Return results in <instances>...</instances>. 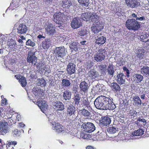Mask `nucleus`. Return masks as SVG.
I'll return each instance as SVG.
<instances>
[{
  "label": "nucleus",
  "instance_id": "44",
  "mask_svg": "<svg viewBox=\"0 0 149 149\" xmlns=\"http://www.w3.org/2000/svg\"><path fill=\"white\" fill-rule=\"evenodd\" d=\"M134 76L137 82H140L143 80V77L141 74H136L134 75Z\"/></svg>",
  "mask_w": 149,
  "mask_h": 149
},
{
  "label": "nucleus",
  "instance_id": "58",
  "mask_svg": "<svg viewBox=\"0 0 149 149\" xmlns=\"http://www.w3.org/2000/svg\"><path fill=\"white\" fill-rule=\"evenodd\" d=\"M99 68L101 70H104L106 68V65H102L99 66Z\"/></svg>",
  "mask_w": 149,
  "mask_h": 149
},
{
  "label": "nucleus",
  "instance_id": "30",
  "mask_svg": "<svg viewBox=\"0 0 149 149\" xmlns=\"http://www.w3.org/2000/svg\"><path fill=\"white\" fill-rule=\"evenodd\" d=\"M91 15L90 17V21H91L93 23L98 21L99 16L97 14L91 13Z\"/></svg>",
  "mask_w": 149,
  "mask_h": 149
},
{
  "label": "nucleus",
  "instance_id": "37",
  "mask_svg": "<svg viewBox=\"0 0 149 149\" xmlns=\"http://www.w3.org/2000/svg\"><path fill=\"white\" fill-rule=\"evenodd\" d=\"M93 25L97 28V30L100 31L103 29L102 23L99 21L93 23Z\"/></svg>",
  "mask_w": 149,
  "mask_h": 149
},
{
  "label": "nucleus",
  "instance_id": "54",
  "mask_svg": "<svg viewBox=\"0 0 149 149\" xmlns=\"http://www.w3.org/2000/svg\"><path fill=\"white\" fill-rule=\"evenodd\" d=\"M123 70L124 71L126 72L127 73V77L128 78L130 77V71L126 67H123Z\"/></svg>",
  "mask_w": 149,
  "mask_h": 149
},
{
  "label": "nucleus",
  "instance_id": "64",
  "mask_svg": "<svg viewBox=\"0 0 149 149\" xmlns=\"http://www.w3.org/2000/svg\"><path fill=\"white\" fill-rule=\"evenodd\" d=\"M86 43H87V42L86 40L81 41L80 42V44L82 45H86Z\"/></svg>",
  "mask_w": 149,
  "mask_h": 149
},
{
  "label": "nucleus",
  "instance_id": "5",
  "mask_svg": "<svg viewBox=\"0 0 149 149\" xmlns=\"http://www.w3.org/2000/svg\"><path fill=\"white\" fill-rule=\"evenodd\" d=\"M106 52L105 49H99L98 52L94 55V59L97 62H100L104 60L105 58L104 54Z\"/></svg>",
  "mask_w": 149,
  "mask_h": 149
},
{
  "label": "nucleus",
  "instance_id": "11",
  "mask_svg": "<svg viewBox=\"0 0 149 149\" xmlns=\"http://www.w3.org/2000/svg\"><path fill=\"white\" fill-rule=\"evenodd\" d=\"M84 130L85 132L91 133L94 131L95 130V127L94 124L92 123H84L82 125Z\"/></svg>",
  "mask_w": 149,
  "mask_h": 149
},
{
  "label": "nucleus",
  "instance_id": "36",
  "mask_svg": "<svg viewBox=\"0 0 149 149\" xmlns=\"http://www.w3.org/2000/svg\"><path fill=\"white\" fill-rule=\"evenodd\" d=\"M108 74L113 77L115 72L113 66L112 65H109L107 69Z\"/></svg>",
  "mask_w": 149,
  "mask_h": 149
},
{
  "label": "nucleus",
  "instance_id": "32",
  "mask_svg": "<svg viewBox=\"0 0 149 149\" xmlns=\"http://www.w3.org/2000/svg\"><path fill=\"white\" fill-rule=\"evenodd\" d=\"M91 15V13H83L81 15V18L84 21H90Z\"/></svg>",
  "mask_w": 149,
  "mask_h": 149
},
{
  "label": "nucleus",
  "instance_id": "28",
  "mask_svg": "<svg viewBox=\"0 0 149 149\" xmlns=\"http://www.w3.org/2000/svg\"><path fill=\"white\" fill-rule=\"evenodd\" d=\"M126 3L127 6L132 8H135L136 7V0H126Z\"/></svg>",
  "mask_w": 149,
  "mask_h": 149
},
{
  "label": "nucleus",
  "instance_id": "46",
  "mask_svg": "<svg viewBox=\"0 0 149 149\" xmlns=\"http://www.w3.org/2000/svg\"><path fill=\"white\" fill-rule=\"evenodd\" d=\"M132 16L134 18H135L136 21L137 20L142 21L145 19V18L144 17H139L138 15H137L135 13H133L132 14Z\"/></svg>",
  "mask_w": 149,
  "mask_h": 149
},
{
  "label": "nucleus",
  "instance_id": "57",
  "mask_svg": "<svg viewBox=\"0 0 149 149\" xmlns=\"http://www.w3.org/2000/svg\"><path fill=\"white\" fill-rule=\"evenodd\" d=\"M18 133V130L17 129H14L13 131L12 134L13 135L15 136V135H17Z\"/></svg>",
  "mask_w": 149,
  "mask_h": 149
},
{
  "label": "nucleus",
  "instance_id": "9",
  "mask_svg": "<svg viewBox=\"0 0 149 149\" xmlns=\"http://www.w3.org/2000/svg\"><path fill=\"white\" fill-rule=\"evenodd\" d=\"M17 32L19 34H23L26 33L28 30V28L26 25L23 24L17 23L14 25L15 27H17Z\"/></svg>",
  "mask_w": 149,
  "mask_h": 149
},
{
  "label": "nucleus",
  "instance_id": "7",
  "mask_svg": "<svg viewBox=\"0 0 149 149\" xmlns=\"http://www.w3.org/2000/svg\"><path fill=\"white\" fill-rule=\"evenodd\" d=\"M4 65L6 67L9 69H11V67L16 62V58L14 56H12L10 58L9 55H7L5 57Z\"/></svg>",
  "mask_w": 149,
  "mask_h": 149
},
{
  "label": "nucleus",
  "instance_id": "29",
  "mask_svg": "<svg viewBox=\"0 0 149 149\" xmlns=\"http://www.w3.org/2000/svg\"><path fill=\"white\" fill-rule=\"evenodd\" d=\"M106 38L103 36H100L98 37L96 39V43L100 46L103 44L105 42Z\"/></svg>",
  "mask_w": 149,
  "mask_h": 149
},
{
  "label": "nucleus",
  "instance_id": "20",
  "mask_svg": "<svg viewBox=\"0 0 149 149\" xmlns=\"http://www.w3.org/2000/svg\"><path fill=\"white\" fill-rule=\"evenodd\" d=\"M7 45L6 47L9 48V49H16L17 48L16 44L15 41L10 39L8 40L7 43Z\"/></svg>",
  "mask_w": 149,
  "mask_h": 149
},
{
  "label": "nucleus",
  "instance_id": "18",
  "mask_svg": "<svg viewBox=\"0 0 149 149\" xmlns=\"http://www.w3.org/2000/svg\"><path fill=\"white\" fill-rule=\"evenodd\" d=\"M101 119L100 120V124L103 125L105 126L109 125L111 122L110 118L107 116H105L104 117H102Z\"/></svg>",
  "mask_w": 149,
  "mask_h": 149
},
{
  "label": "nucleus",
  "instance_id": "4",
  "mask_svg": "<svg viewBox=\"0 0 149 149\" xmlns=\"http://www.w3.org/2000/svg\"><path fill=\"white\" fill-rule=\"evenodd\" d=\"M10 126L8 123L4 121H0V135H4L9 131Z\"/></svg>",
  "mask_w": 149,
  "mask_h": 149
},
{
  "label": "nucleus",
  "instance_id": "42",
  "mask_svg": "<svg viewBox=\"0 0 149 149\" xmlns=\"http://www.w3.org/2000/svg\"><path fill=\"white\" fill-rule=\"evenodd\" d=\"M133 100L135 105L138 106L141 105V101L139 97L135 96L133 98Z\"/></svg>",
  "mask_w": 149,
  "mask_h": 149
},
{
  "label": "nucleus",
  "instance_id": "59",
  "mask_svg": "<svg viewBox=\"0 0 149 149\" xmlns=\"http://www.w3.org/2000/svg\"><path fill=\"white\" fill-rule=\"evenodd\" d=\"M42 69H43V70H45L46 71H49V69L48 68V67L47 66H44L43 67V68Z\"/></svg>",
  "mask_w": 149,
  "mask_h": 149
},
{
  "label": "nucleus",
  "instance_id": "60",
  "mask_svg": "<svg viewBox=\"0 0 149 149\" xmlns=\"http://www.w3.org/2000/svg\"><path fill=\"white\" fill-rule=\"evenodd\" d=\"M9 145H16L17 144V142L16 141H11L9 143Z\"/></svg>",
  "mask_w": 149,
  "mask_h": 149
},
{
  "label": "nucleus",
  "instance_id": "21",
  "mask_svg": "<svg viewBox=\"0 0 149 149\" xmlns=\"http://www.w3.org/2000/svg\"><path fill=\"white\" fill-rule=\"evenodd\" d=\"M88 85L87 83L84 81L81 82L79 84L80 91L84 93L87 91L88 88Z\"/></svg>",
  "mask_w": 149,
  "mask_h": 149
},
{
  "label": "nucleus",
  "instance_id": "49",
  "mask_svg": "<svg viewBox=\"0 0 149 149\" xmlns=\"http://www.w3.org/2000/svg\"><path fill=\"white\" fill-rule=\"evenodd\" d=\"M26 44L28 46L33 47L35 45V43L31 39H28L26 42Z\"/></svg>",
  "mask_w": 149,
  "mask_h": 149
},
{
  "label": "nucleus",
  "instance_id": "45",
  "mask_svg": "<svg viewBox=\"0 0 149 149\" xmlns=\"http://www.w3.org/2000/svg\"><path fill=\"white\" fill-rule=\"evenodd\" d=\"M78 2L83 6H87L88 5L89 0H77Z\"/></svg>",
  "mask_w": 149,
  "mask_h": 149
},
{
  "label": "nucleus",
  "instance_id": "39",
  "mask_svg": "<svg viewBox=\"0 0 149 149\" xmlns=\"http://www.w3.org/2000/svg\"><path fill=\"white\" fill-rule=\"evenodd\" d=\"M118 130V129L116 126H113L107 128V131L109 133H115Z\"/></svg>",
  "mask_w": 149,
  "mask_h": 149
},
{
  "label": "nucleus",
  "instance_id": "41",
  "mask_svg": "<svg viewBox=\"0 0 149 149\" xmlns=\"http://www.w3.org/2000/svg\"><path fill=\"white\" fill-rule=\"evenodd\" d=\"M37 84L39 86H40L43 87L46 85V82L44 79L40 78L38 79L37 81Z\"/></svg>",
  "mask_w": 149,
  "mask_h": 149
},
{
  "label": "nucleus",
  "instance_id": "24",
  "mask_svg": "<svg viewBox=\"0 0 149 149\" xmlns=\"http://www.w3.org/2000/svg\"><path fill=\"white\" fill-rule=\"evenodd\" d=\"M52 41L50 39H46L42 42V46L44 49L49 48L52 45Z\"/></svg>",
  "mask_w": 149,
  "mask_h": 149
},
{
  "label": "nucleus",
  "instance_id": "34",
  "mask_svg": "<svg viewBox=\"0 0 149 149\" xmlns=\"http://www.w3.org/2000/svg\"><path fill=\"white\" fill-rule=\"evenodd\" d=\"M141 73L143 75L149 74V67L148 66H143L140 69Z\"/></svg>",
  "mask_w": 149,
  "mask_h": 149
},
{
  "label": "nucleus",
  "instance_id": "10",
  "mask_svg": "<svg viewBox=\"0 0 149 149\" xmlns=\"http://www.w3.org/2000/svg\"><path fill=\"white\" fill-rule=\"evenodd\" d=\"M65 104L68 105L67 108V115L68 116H72V118H74L75 117L74 112L75 111V107L71 104V103L69 102H67L66 103H65Z\"/></svg>",
  "mask_w": 149,
  "mask_h": 149
},
{
  "label": "nucleus",
  "instance_id": "40",
  "mask_svg": "<svg viewBox=\"0 0 149 149\" xmlns=\"http://www.w3.org/2000/svg\"><path fill=\"white\" fill-rule=\"evenodd\" d=\"M144 131L142 129H139L133 132L132 134L133 136H140L143 134Z\"/></svg>",
  "mask_w": 149,
  "mask_h": 149
},
{
  "label": "nucleus",
  "instance_id": "55",
  "mask_svg": "<svg viewBox=\"0 0 149 149\" xmlns=\"http://www.w3.org/2000/svg\"><path fill=\"white\" fill-rule=\"evenodd\" d=\"M91 29L92 31L94 33H97L99 31H100L99 30H97V28L96 27H95V26H94L93 25V26L91 27Z\"/></svg>",
  "mask_w": 149,
  "mask_h": 149
},
{
  "label": "nucleus",
  "instance_id": "3",
  "mask_svg": "<svg viewBox=\"0 0 149 149\" xmlns=\"http://www.w3.org/2000/svg\"><path fill=\"white\" fill-rule=\"evenodd\" d=\"M65 16L64 14L61 12L55 14L53 16V19L56 24H62L64 21Z\"/></svg>",
  "mask_w": 149,
  "mask_h": 149
},
{
  "label": "nucleus",
  "instance_id": "38",
  "mask_svg": "<svg viewBox=\"0 0 149 149\" xmlns=\"http://www.w3.org/2000/svg\"><path fill=\"white\" fill-rule=\"evenodd\" d=\"M79 44L76 42H73L70 46V49L77 51L79 47Z\"/></svg>",
  "mask_w": 149,
  "mask_h": 149
},
{
  "label": "nucleus",
  "instance_id": "43",
  "mask_svg": "<svg viewBox=\"0 0 149 149\" xmlns=\"http://www.w3.org/2000/svg\"><path fill=\"white\" fill-rule=\"evenodd\" d=\"M61 84L63 86L65 87H68L71 84L69 80L65 79H63L62 80Z\"/></svg>",
  "mask_w": 149,
  "mask_h": 149
},
{
  "label": "nucleus",
  "instance_id": "13",
  "mask_svg": "<svg viewBox=\"0 0 149 149\" xmlns=\"http://www.w3.org/2000/svg\"><path fill=\"white\" fill-rule=\"evenodd\" d=\"M116 79L117 82L119 84L121 85L125 84L126 77L123 73L120 72L117 74Z\"/></svg>",
  "mask_w": 149,
  "mask_h": 149
},
{
  "label": "nucleus",
  "instance_id": "22",
  "mask_svg": "<svg viewBox=\"0 0 149 149\" xmlns=\"http://www.w3.org/2000/svg\"><path fill=\"white\" fill-rule=\"evenodd\" d=\"M88 74L89 77L92 79H94L98 77V73L94 69H91L88 73Z\"/></svg>",
  "mask_w": 149,
  "mask_h": 149
},
{
  "label": "nucleus",
  "instance_id": "8",
  "mask_svg": "<svg viewBox=\"0 0 149 149\" xmlns=\"http://www.w3.org/2000/svg\"><path fill=\"white\" fill-rule=\"evenodd\" d=\"M46 33L49 36H52L56 33L55 27L52 24L46 23L44 26Z\"/></svg>",
  "mask_w": 149,
  "mask_h": 149
},
{
  "label": "nucleus",
  "instance_id": "17",
  "mask_svg": "<svg viewBox=\"0 0 149 149\" xmlns=\"http://www.w3.org/2000/svg\"><path fill=\"white\" fill-rule=\"evenodd\" d=\"M75 65L73 63H69L67 66V70L70 74L74 73L75 71Z\"/></svg>",
  "mask_w": 149,
  "mask_h": 149
},
{
  "label": "nucleus",
  "instance_id": "27",
  "mask_svg": "<svg viewBox=\"0 0 149 149\" xmlns=\"http://www.w3.org/2000/svg\"><path fill=\"white\" fill-rule=\"evenodd\" d=\"M33 92L36 96H41L43 95V90L39 88H34L32 89Z\"/></svg>",
  "mask_w": 149,
  "mask_h": 149
},
{
  "label": "nucleus",
  "instance_id": "56",
  "mask_svg": "<svg viewBox=\"0 0 149 149\" xmlns=\"http://www.w3.org/2000/svg\"><path fill=\"white\" fill-rule=\"evenodd\" d=\"M7 103V100L6 99H4L2 100L1 102V104L2 106L6 105Z\"/></svg>",
  "mask_w": 149,
  "mask_h": 149
},
{
  "label": "nucleus",
  "instance_id": "47",
  "mask_svg": "<svg viewBox=\"0 0 149 149\" xmlns=\"http://www.w3.org/2000/svg\"><path fill=\"white\" fill-rule=\"evenodd\" d=\"M88 33L89 31L86 29L81 30L79 33V34L81 36H86Z\"/></svg>",
  "mask_w": 149,
  "mask_h": 149
},
{
  "label": "nucleus",
  "instance_id": "6",
  "mask_svg": "<svg viewBox=\"0 0 149 149\" xmlns=\"http://www.w3.org/2000/svg\"><path fill=\"white\" fill-rule=\"evenodd\" d=\"M35 52L30 50L28 52L27 60L28 62L35 65L37 62V58L35 56Z\"/></svg>",
  "mask_w": 149,
  "mask_h": 149
},
{
  "label": "nucleus",
  "instance_id": "16",
  "mask_svg": "<svg viewBox=\"0 0 149 149\" xmlns=\"http://www.w3.org/2000/svg\"><path fill=\"white\" fill-rule=\"evenodd\" d=\"M37 104L44 113H45V111L47 109L48 105L45 101H38Z\"/></svg>",
  "mask_w": 149,
  "mask_h": 149
},
{
  "label": "nucleus",
  "instance_id": "23",
  "mask_svg": "<svg viewBox=\"0 0 149 149\" xmlns=\"http://www.w3.org/2000/svg\"><path fill=\"white\" fill-rule=\"evenodd\" d=\"M54 108L57 110H62L64 109L63 103L59 101L55 102L54 103Z\"/></svg>",
  "mask_w": 149,
  "mask_h": 149
},
{
  "label": "nucleus",
  "instance_id": "35",
  "mask_svg": "<svg viewBox=\"0 0 149 149\" xmlns=\"http://www.w3.org/2000/svg\"><path fill=\"white\" fill-rule=\"evenodd\" d=\"M63 97L65 100H70L71 97V93L69 91H65L63 93Z\"/></svg>",
  "mask_w": 149,
  "mask_h": 149
},
{
  "label": "nucleus",
  "instance_id": "1",
  "mask_svg": "<svg viewBox=\"0 0 149 149\" xmlns=\"http://www.w3.org/2000/svg\"><path fill=\"white\" fill-rule=\"evenodd\" d=\"M94 104L95 107L99 109L113 110L116 108L112 99L105 96L98 97L95 100Z\"/></svg>",
  "mask_w": 149,
  "mask_h": 149
},
{
  "label": "nucleus",
  "instance_id": "51",
  "mask_svg": "<svg viewBox=\"0 0 149 149\" xmlns=\"http://www.w3.org/2000/svg\"><path fill=\"white\" fill-rule=\"evenodd\" d=\"M93 66V62L91 61H88L85 64L86 67L88 69H90Z\"/></svg>",
  "mask_w": 149,
  "mask_h": 149
},
{
  "label": "nucleus",
  "instance_id": "12",
  "mask_svg": "<svg viewBox=\"0 0 149 149\" xmlns=\"http://www.w3.org/2000/svg\"><path fill=\"white\" fill-rule=\"evenodd\" d=\"M55 52L56 53V55L61 58H63L65 56L67 53V51L64 47H56Z\"/></svg>",
  "mask_w": 149,
  "mask_h": 149
},
{
  "label": "nucleus",
  "instance_id": "53",
  "mask_svg": "<svg viewBox=\"0 0 149 149\" xmlns=\"http://www.w3.org/2000/svg\"><path fill=\"white\" fill-rule=\"evenodd\" d=\"M146 35H141L140 36V38L141 40V41L143 42L146 41L148 42L149 41V39H148L147 40H146Z\"/></svg>",
  "mask_w": 149,
  "mask_h": 149
},
{
  "label": "nucleus",
  "instance_id": "50",
  "mask_svg": "<svg viewBox=\"0 0 149 149\" xmlns=\"http://www.w3.org/2000/svg\"><path fill=\"white\" fill-rule=\"evenodd\" d=\"M74 100L75 102V104H78L79 103L80 100V97L79 94H76L74 96Z\"/></svg>",
  "mask_w": 149,
  "mask_h": 149
},
{
  "label": "nucleus",
  "instance_id": "15",
  "mask_svg": "<svg viewBox=\"0 0 149 149\" xmlns=\"http://www.w3.org/2000/svg\"><path fill=\"white\" fill-rule=\"evenodd\" d=\"M81 23L78 18H74L71 23V26L73 29H77L81 26Z\"/></svg>",
  "mask_w": 149,
  "mask_h": 149
},
{
  "label": "nucleus",
  "instance_id": "33",
  "mask_svg": "<svg viewBox=\"0 0 149 149\" xmlns=\"http://www.w3.org/2000/svg\"><path fill=\"white\" fill-rule=\"evenodd\" d=\"M137 56L139 58L141 59L143 58L145 53V50L143 48H140L136 51Z\"/></svg>",
  "mask_w": 149,
  "mask_h": 149
},
{
  "label": "nucleus",
  "instance_id": "26",
  "mask_svg": "<svg viewBox=\"0 0 149 149\" xmlns=\"http://www.w3.org/2000/svg\"><path fill=\"white\" fill-rule=\"evenodd\" d=\"M110 87L112 91H119L120 88L119 85L116 83L113 82L110 84Z\"/></svg>",
  "mask_w": 149,
  "mask_h": 149
},
{
  "label": "nucleus",
  "instance_id": "2",
  "mask_svg": "<svg viewBox=\"0 0 149 149\" xmlns=\"http://www.w3.org/2000/svg\"><path fill=\"white\" fill-rule=\"evenodd\" d=\"M125 26L130 30H136L139 28L140 25L138 22L133 19H129L126 22Z\"/></svg>",
  "mask_w": 149,
  "mask_h": 149
},
{
  "label": "nucleus",
  "instance_id": "52",
  "mask_svg": "<svg viewBox=\"0 0 149 149\" xmlns=\"http://www.w3.org/2000/svg\"><path fill=\"white\" fill-rule=\"evenodd\" d=\"M37 67L39 68L40 69H42L43 68V67L45 66V64L42 61H40L36 65Z\"/></svg>",
  "mask_w": 149,
  "mask_h": 149
},
{
  "label": "nucleus",
  "instance_id": "25",
  "mask_svg": "<svg viewBox=\"0 0 149 149\" xmlns=\"http://www.w3.org/2000/svg\"><path fill=\"white\" fill-rule=\"evenodd\" d=\"M63 7H68L69 9H73L74 8V4H72L71 1L68 0H65L63 2Z\"/></svg>",
  "mask_w": 149,
  "mask_h": 149
},
{
  "label": "nucleus",
  "instance_id": "14",
  "mask_svg": "<svg viewBox=\"0 0 149 149\" xmlns=\"http://www.w3.org/2000/svg\"><path fill=\"white\" fill-rule=\"evenodd\" d=\"M51 123L52 124V128L56 132H61L64 130V127L59 123L52 122H51Z\"/></svg>",
  "mask_w": 149,
  "mask_h": 149
},
{
  "label": "nucleus",
  "instance_id": "62",
  "mask_svg": "<svg viewBox=\"0 0 149 149\" xmlns=\"http://www.w3.org/2000/svg\"><path fill=\"white\" fill-rule=\"evenodd\" d=\"M138 120L139 121H141L143 123H146V120L145 119H141L139 118L138 119Z\"/></svg>",
  "mask_w": 149,
  "mask_h": 149
},
{
  "label": "nucleus",
  "instance_id": "63",
  "mask_svg": "<svg viewBox=\"0 0 149 149\" xmlns=\"http://www.w3.org/2000/svg\"><path fill=\"white\" fill-rule=\"evenodd\" d=\"M2 39H0V44L1 45H3V44H5V41H3V40L2 39V38H1Z\"/></svg>",
  "mask_w": 149,
  "mask_h": 149
},
{
  "label": "nucleus",
  "instance_id": "19",
  "mask_svg": "<svg viewBox=\"0 0 149 149\" xmlns=\"http://www.w3.org/2000/svg\"><path fill=\"white\" fill-rule=\"evenodd\" d=\"M15 77L19 80V82L22 87L25 86L26 84V81L25 77L19 74L15 75Z\"/></svg>",
  "mask_w": 149,
  "mask_h": 149
},
{
  "label": "nucleus",
  "instance_id": "61",
  "mask_svg": "<svg viewBox=\"0 0 149 149\" xmlns=\"http://www.w3.org/2000/svg\"><path fill=\"white\" fill-rule=\"evenodd\" d=\"M18 42L19 43H20V46L23 45V42L22 40L20 38H19L18 39Z\"/></svg>",
  "mask_w": 149,
  "mask_h": 149
},
{
  "label": "nucleus",
  "instance_id": "48",
  "mask_svg": "<svg viewBox=\"0 0 149 149\" xmlns=\"http://www.w3.org/2000/svg\"><path fill=\"white\" fill-rule=\"evenodd\" d=\"M19 1V0H13L12 2L10 4V6L13 7L16 6L15 8H17L19 7L18 6Z\"/></svg>",
  "mask_w": 149,
  "mask_h": 149
},
{
  "label": "nucleus",
  "instance_id": "31",
  "mask_svg": "<svg viewBox=\"0 0 149 149\" xmlns=\"http://www.w3.org/2000/svg\"><path fill=\"white\" fill-rule=\"evenodd\" d=\"M79 113L81 115L87 117H90V112L86 109H83L79 111Z\"/></svg>",
  "mask_w": 149,
  "mask_h": 149
}]
</instances>
